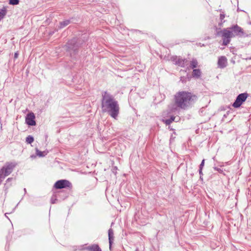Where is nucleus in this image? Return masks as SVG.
I'll return each instance as SVG.
<instances>
[{"instance_id":"17","label":"nucleus","mask_w":251,"mask_h":251,"mask_svg":"<svg viewBox=\"0 0 251 251\" xmlns=\"http://www.w3.org/2000/svg\"><path fill=\"white\" fill-rule=\"evenodd\" d=\"M36 153L37 155H38L39 157H44L46 155H47V152L46 151H39L38 149H36Z\"/></svg>"},{"instance_id":"30","label":"nucleus","mask_w":251,"mask_h":251,"mask_svg":"<svg viewBox=\"0 0 251 251\" xmlns=\"http://www.w3.org/2000/svg\"><path fill=\"white\" fill-rule=\"evenodd\" d=\"M24 191H25V193L26 192V189L25 188L24 189Z\"/></svg>"},{"instance_id":"2","label":"nucleus","mask_w":251,"mask_h":251,"mask_svg":"<svg viewBox=\"0 0 251 251\" xmlns=\"http://www.w3.org/2000/svg\"><path fill=\"white\" fill-rule=\"evenodd\" d=\"M198 98L195 95L187 91H179L175 96V104L170 106L171 112L177 110V107L182 109H187L191 106L197 100Z\"/></svg>"},{"instance_id":"19","label":"nucleus","mask_w":251,"mask_h":251,"mask_svg":"<svg viewBox=\"0 0 251 251\" xmlns=\"http://www.w3.org/2000/svg\"><path fill=\"white\" fill-rule=\"evenodd\" d=\"M12 180V177H9L7 179V180H6V183L5 184L4 187L5 191L7 190L8 189L9 186H11V184H10L9 186H8V183L11 182Z\"/></svg>"},{"instance_id":"14","label":"nucleus","mask_w":251,"mask_h":251,"mask_svg":"<svg viewBox=\"0 0 251 251\" xmlns=\"http://www.w3.org/2000/svg\"><path fill=\"white\" fill-rule=\"evenodd\" d=\"M198 61L196 59L193 58L192 60L190 62V67L194 69L197 67L198 66Z\"/></svg>"},{"instance_id":"8","label":"nucleus","mask_w":251,"mask_h":251,"mask_svg":"<svg viewBox=\"0 0 251 251\" xmlns=\"http://www.w3.org/2000/svg\"><path fill=\"white\" fill-rule=\"evenodd\" d=\"M229 29L233 32L235 36L238 35L241 36L244 33L243 29L237 25L232 26Z\"/></svg>"},{"instance_id":"21","label":"nucleus","mask_w":251,"mask_h":251,"mask_svg":"<svg viewBox=\"0 0 251 251\" xmlns=\"http://www.w3.org/2000/svg\"><path fill=\"white\" fill-rule=\"evenodd\" d=\"M33 141L34 138L31 136L29 135L26 138V142L28 144L32 143L33 142Z\"/></svg>"},{"instance_id":"7","label":"nucleus","mask_w":251,"mask_h":251,"mask_svg":"<svg viewBox=\"0 0 251 251\" xmlns=\"http://www.w3.org/2000/svg\"><path fill=\"white\" fill-rule=\"evenodd\" d=\"M35 116L33 113H30L27 114L25 117V123L27 125L33 126L36 125L35 121Z\"/></svg>"},{"instance_id":"18","label":"nucleus","mask_w":251,"mask_h":251,"mask_svg":"<svg viewBox=\"0 0 251 251\" xmlns=\"http://www.w3.org/2000/svg\"><path fill=\"white\" fill-rule=\"evenodd\" d=\"M176 117L175 116H171V118L169 119L166 120L164 122L166 125H170L173 121H175Z\"/></svg>"},{"instance_id":"5","label":"nucleus","mask_w":251,"mask_h":251,"mask_svg":"<svg viewBox=\"0 0 251 251\" xmlns=\"http://www.w3.org/2000/svg\"><path fill=\"white\" fill-rule=\"evenodd\" d=\"M249 95L247 93L240 94L237 96L235 101L232 104L234 108L239 107L242 103L247 100Z\"/></svg>"},{"instance_id":"1","label":"nucleus","mask_w":251,"mask_h":251,"mask_svg":"<svg viewBox=\"0 0 251 251\" xmlns=\"http://www.w3.org/2000/svg\"><path fill=\"white\" fill-rule=\"evenodd\" d=\"M101 106L103 112L107 113L114 119H117L120 113V105L114 96L105 91L101 93Z\"/></svg>"},{"instance_id":"10","label":"nucleus","mask_w":251,"mask_h":251,"mask_svg":"<svg viewBox=\"0 0 251 251\" xmlns=\"http://www.w3.org/2000/svg\"><path fill=\"white\" fill-rule=\"evenodd\" d=\"M114 239V232L112 228H110L108 230V240H109V249L111 250L112 243L113 242Z\"/></svg>"},{"instance_id":"12","label":"nucleus","mask_w":251,"mask_h":251,"mask_svg":"<svg viewBox=\"0 0 251 251\" xmlns=\"http://www.w3.org/2000/svg\"><path fill=\"white\" fill-rule=\"evenodd\" d=\"M187 61V60L186 59H182L180 57H179V59L177 61L176 65H178L181 67H184Z\"/></svg>"},{"instance_id":"11","label":"nucleus","mask_w":251,"mask_h":251,"mask_svg":"<svg viewBox=\"0 0 251 251\" xmlns=\"http://www.w3.org/2000/svg\"><path fill=\"white\" fill-rule=\"evenodd\" d=\"M87 250L90 251H101V250L97 244H93L87 247Z\"/></svg>"},{"instance_id":"9","label":"nucleus","mask_w":251,"mask_h":251,"mask_svg":"<svg viewBox=\"0 0 251 251\" xmlns=\"http://www.w3.org/2000/svg\"><path fill=\"white\" fill-rule=\"evenodd\" d=\"M227 64V59L225 56H222L219 57L218 61V67L224 68L226 67Z\"/></svg>"},{"instance_id":"4","label":"nucleus","mask_w":251,"mask_h":251,"mask_svg":"<svg viewBox=\"0 0 251 251\" xmlns=\"http://www.w3.org/2000/svg\"><path fill=\"white\" fill-rule=\"evenodd\" d=\"M218 35L221 36L223 39V45L226 46L230 42L231 38L235 37L234 33L229 28H224L223 30L218 32Z\"/></svg>"},{"instance_id":"13","label":"nucleus","mask_w":251,"mask_h":251,"mask_svg":"<svg viewBox=\"0 0 251 251\" xmlns=\"http://www.w3.org/2000/svg\"><path fill=\"white\" fill-rule=\"evenodd\" d=\"M6 14V9L3 7L0 8V21L3 19Z\"/></svg>"},{"instance_id":"15","label":"nucleus","mask_w":251,"mask_h":251,"mask_svg":"<svg viewBox=\"0 0 251 251\" xmlns=\"http://www.w3.org/2000/svg\"><path fill=\"white\" fill-rule=\"evenodd\" d=\"M70 23V20H66L60 23L59 28H62L68 25Z\"/></svg>"},{"instance_id":"23","label":"nucleus","mask_w":251,"mask_h":251,"mask_svg":"<svg viewBox=\"0 0 251 251\" xmlns=\"http://www.w3.org/2000/svg\"><path fill=\"white\" fill-rule=\"evenodd\" d=\"M19 0H9V3L11 5H17L19 3Z\"/></svg>"},{"instance_id":"24","label":"nucleus","mask_w":251,"mask_h":251,"mask_svg":"<svg viewBox=\"0 0 251 251\" xmlns=\"http://www.w3.org/2000/svg\"><path fill=\"white\" fill-rule=\"evenodd\" d=\"M57 201V199H56V197L55 196H53L50 199V202L52 204L55 203Z\"/></svg>"},{"instance_id":"25","label":"nucleus","mask_w":251,"mask_h":251,"mask_svg":"<svg viewBox=\"0 0 251 251\" xmlns=\"http://www.w3.org/2000/svg\"><path fill=\"white\" fill-rule=\"evenodd\" d=\"M204 161H205V160L204 159H203L201 163V164L200 165V166H199V169H203V167L204 166Z\"/></svg>"},{"instance_id":"31","label":"nucleus","mask_w":251,"mask_h":251,"mask_svg":"<svg viewBox=\"0 0 251 251\" xmlns=\"http://www.w3.org/2000/svg\"><path fill=\"white\" fill-rule=\"evenodd\" d=\"M250 59H251V57L250 58Z\"/></svg>"},{"instance_id":"22","label":"nucleus","mask_w":251,"mask_h":251,"mask_svg":"<svg viewBox=\"0 0 251 251\" xmlns=\"http://www.w3.org/2000/svg\"><path fill=\"white\" fill-rule=\"evenodd\" d=\"M179 56L178 57L177 56H173L171 57V59L173 61L174 64H175V65H176L177 61L178 59H179Z\"/></svg>"},{"instance_id":"20","label":"nucleus","mask_w":251,"mask_h":251,"mask_svg":"<svg viewBox=\"0 0 251 251\" xmlns=\"http://www.w3.org/2000/svg\"><path fill=\"white\" fill-rule=\"evenodd\" d=\"M225 18V15L224 14H220V19L221 20V23L219 24V25L221 26H222V25L223 23L225 22L224 20V18Z\"/></svg>"},{"instance_id":"6","label":"nucleus","mask_w":251,"mask_h":251,"mask_svg":"<svg viewBox=\"0 0 251 251\" xmlns=\"http://www.w3.org/2000/svg\"><path fill=\"white\" fill-rule=\"evenodd\" d=\"M54 187L57 189L71 188L72 187V184L69 180L61 179L57 181L55 183Z\"/></svg>"},{"instance_id":"28","label":"nucleus","mask_w":251,"mask_h":251,"mask_svg":"<svg viewBox=\"0 0 251 251\" xmlns=\"http://www.w3.org/2000/svg\"><path fill=\"white\" fill-rule=\"evenodd\" d=\"M18 55H19V53H18V52H15L14 53V58H18Z\"/></svg>"},{"instance_id":"26","label":"nucleus","mask_w":251,"mask_h":251,"mask_svg":"<svg viewBox=\"0 0 251 251\" xmlns=\"http://www.w3.org/2000/svg\"><path fill=\"white\" fill-rule=\"evenodd\" d=\"M202 169H199V174L200 175V178L201 179H202V176L203 175V173H202Z\"/></svg>"},{"instance_id":"27","label":"nucleus","mask_w":251,"mask_h":251,"mask_svg":"<svg viewBox=\"0 0 251 251\" xmlns=\"http://www.w3.org/2000/svg\"><path fill=\"white\" fill-rule=\"evenodd\" d=\"M214 169L215 170H216L220 173H221L223 172V171L220 168H219L218 167H214Z\"/></svg>"},{"instance_id":"3","label":"nucleus","mask_w":251,"mask_h":251,"mask_svg":"<svg viewBox=\"0 0 251 251\" xmlns=\"http://www.w3.org/2000/svg\"><path fill=\"white\" fill-rule=\"evenodd\" d=\"M81 45L80 40L76 38L72 39L67 43L66 45L67 50L70 53L72 58H76V55L78 53V49Z\"/></svg>"},{"instance_id":"29","label":"nucleus","mask_w":251,"mask_h":251,"mask_svg":"<svg viewBox=\"0 0 251 251\" xmlns=\"http://www.w3.org/2000/svg\"><path fill=\"white\" fill-rule=\"evenodd\" d=\"M135 251H139V249L138 248H137Z\"/></svg>"},{"instance_id":"16","label":"nucleus","mask_w":251,"mask_h":251,"mask_svg":"<svg viewBox=\"0 0 251 251\" xmlns=\"http://www.w3.org/2000/svg\"><path fill=\"white\" fill-rule=\"evenodd\" d=\"M201 75V71L200 69H194L193 71V76L194 77H199Z\"/></svg>"}]
</instances>
